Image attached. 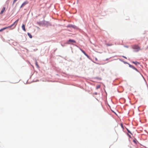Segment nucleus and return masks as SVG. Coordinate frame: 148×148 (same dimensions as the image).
Wrapping results in <instances>:
<instances>
[{"mask_svg": "<svg viewBox=\"0 0 148 148\" xmlns=\"http://www.w3.org/2000/svg\"><path fill=\"white\" fill-rule=\"evenodd\" d=\"M18 21V19L12 25H11L7 27L3 28L0 29V32H2L3 30H5L8 28H10L13 27V26H14L13 28H14L17 25Z\"/></svg>", "mask_w": 148, "mask_h": 148, "instance_id": "1", "label": "nucleus"}, {"mask_svg": "<svg viewBox=\"0 0 148 148\" xmlns=\"http://www.w3.org/2000/svg\"><path fill=\"white\" fill-rule=\"evenodd\" d=\"M132 48L135 50L136 52H138L141 50L140 47L138 45H135L132 46Z\"/></svg>", "mask_w": 148, "mask_h": 148, "instance_id": "2", "label": "nucleus"}, {"mask_svg": "<svg viewBox=\"0 0 148 148\" xmlns=\"http://www.w3.org/2000/svg\"><path fill=\"white\" fill-rule=\"evenodd\" d=\"M70 42H71L73 43H75L76 42V41L75 40H74L70 39L67 42V44H70Z\"/></svg>", "mask_w": 148, "mask_h": 148, "instance_id": "3", "label": "nucleus"}, {"mask_svg": "<svg viewBox=\"0 0 148 148\" xmlns=\"http://www.w3.org/2000/svg\"><path fill=\"white\" fill-rule=\"evenodd\" d=\"M28 2L27 1H25L22 4L20 8H21L25 6L26 5L28 4Z\"/></svg>", "mask_w": 148, "mask_h": 148, "instance_id": "4", "label": "nucleus"}, {"mask_svg": "<svg viewBox=\"0 0 148 148\" xmlns=\"http://www.w3.org/2000/svg\"><path fill=\"white\" fill-rule=\"evenodd\" d=\"M82 52L88 58H89V56L85 52L81 49H80Z\"/></svg>", "mask_w": 148, "mask_h": 148, "instance_id": "5", "label": "nucleus"}, {"mask_svg": "<svg viewBox=\"0 0 148 148\" xmlns=\"http://www.w3.org/2000/svg\"><path fill=\"white\" fill-rule=\"evenodd\" d=\"M5 7H4L2 9L0 13V14H2L5 11Z\"/></svg>", "mask_w": 148, "mask_h": 148, "instance_id": "6", "label": "nucleus"}, {"mask_svg": "<svg viewBox=\"0 0 148 148\" xmlns=\"http://www.w3.org/2000/svg\"><path fill=\"white\" fill-rule=\"evenodd\" d=\"M22 28L23 29L24 31H26V29L25 27V25L24 24H23L22 26Z\"/></svg>", "mask_w": 148, "mask_h": 148, "instance_id": "7", "label": "nucleus"}, {"mask_svg": "<svg viewBox=\"0 0 148 148\" xmlns=\"http://www.w3.org/2000/svg\"><path fill=\"white\" fill-rule=\"evenodd\" d=\"M129 66H130V67L132 68L133 69H134L136 71H138V70L136 68H135V67L133 66H132V65H129Z\"/></svg>", "mask_w": 148, "mask_h": 148, "instance_id": "8", "label": "nucleus"}, {"mask_svg": "<svg viewBox=\"0 0 148 148\" xmlns=\"http://www.w3.org/2000/svg\"><path fill=\"white\" fill-rule=\"evenodd\" d=\"M27 35H28L29 36V38H32V35L30 34L29 33H27Z\"/></svg>", "mask_w": 148, "mask_h": 148, "instance_id": "9", "label": "nucleus"}, {"mask_svg": "<svg viewBox=\"0 0 148 148\" xmlns=\"http://www.w3.org/2000/svg\"><path fill=\"white\" fill-rule=\"evenodd\" d=\"M132 63H134V64H135L136 65H137L138 64H139V62H137V61H136V62H134V61H133L132 62Z\"/></svg>", "mask_w": 148, "mask_h": 148, "instance_id": "10", "label": "nucleus"}, {"mask_svg": "<svg viewBox=\"0 0 148 148\" xmlns=\"http://www.w3.org/2000/svg\"><path fill=\"white\" fill-rule=\"evenodd\" d=\"M133 141L134 143L136 144L137 143V140L135 139L133 140Z\"/></svg>", "mask_w": 148, "mask_h": 148, "instance_id": "11", "label": "nucleus"}, {"mask_svg": "<svg viewBox=\"0 0 148 148\" xmlns=\"http://www.w3.org/2000/svg\"><path fill=\"white\" fill-rule=\"evenodd\" d=\"M36 65L37 67L39 68V66L38 64V62L36 61Z\"/></svg>", "mask_w": 148, "mask_h": 148, "instance_id": "12", "label": "nucleus"}, {"mask_svg": "<svg viewBox=\"0 0 148 148\" xmlns=\"http://www.w3.org/2000/svg\"><path fill=\"white\" fill-rule=\"evenodd\" d=\"M17 0H14L13 3V5L17 1Z\"/></svg>", "mask_w": 148, "mask_h": 148, "instance_id": "13", "label": "nucleus"}, {"mask_svg": "<svg viewBox=\"0 0 148 148\" xmlns=\"http://www.w3.org/2000/svg\"><path fill=\"white\" fill-rule=\"evenodd\" d=\"M100 85H98L97 86L96 88H97V89H98V88H100Z\"/></svg>", "mask_w": 148, "mask_h": 148, "instance_id": "14", "label": "nucleus"}, {"mask_svg": "<svg viewBox=\"0 0 148 148\" xmlns=\"http://www.w3.org/2000/svg\"><path fill=\"white\" fill-rule=\"evenodd\" d=\"M106 45L108 46H111L112 45V44H110V45L107 44H106Z\"/></svg>", "mask_w": 148, "mask_h": 148, "instance_id": "15", "label": "nucleus"}, {"mask_svg": "<svg viewBox=\"0 0 148 148\" xmlns=\"http://www.w3.org/2000/svg\"><path fill=\"white\" fill-rule=\"evenodd\" d=\"M121 127L123 128V124H121Z\"/></svg>", "mask_w": 148, "mask_h": 148, "instance_id": "16", "label": "nucleus"}, {"mask_svg": "<svg viewBox=\"0 0 148 148\" xmlns=\"http://www.w3.org/2000/svg\"><path fill=\"white\" fill-rule=\"evenodd\" d=\"M123 57L124 58H126V59H127V58L126 57H125V56H123Z\"/></svg>", "mask_w": 148, "mask_h": 148, "instance_id": "17", "label": "nucleus"}, {"mask_svg": "<svg viewBox=\"0 0 148 148\" xmlns=\"http://www.w3.org/2000/svg\"><path fill=\"white\" fill-rule=\"evenodd\" d=\"M127 131H128V132H129V133H130V131H129V130H127Z\"/></svg>", "mask_w": 148, "mask_h": 148, "instance_id": "18", "label": "nucleus"}, {"mask_svg": "<svg viewBox=\"0 0 148 148\" xmlns=\"http://www.w3.org/2000/svg\"><path fill=\"white\" fill-rule=\"evenodd\" d=\"M125 47H128V46H126Z\"/></svg>", "mask_w": 148, "mask_h": 148, "instance_id": "19", "label": "nucleus"}]
</instances>
